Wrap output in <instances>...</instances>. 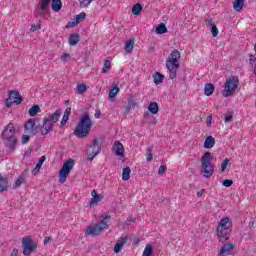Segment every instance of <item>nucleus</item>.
Segmentation results:
<instances>
[{
  "label": "nucleus",
  "mask_w": 256,
  "mask_h": 256,
  "mask_svg": "<svg viewBox=\"0 0 256 256\" xmlns=\"http://www.w3.org/2000/svg\"><path fill=\"white\" fill-rule=\"evenodd\" d=\"M179 67H181V52L175 49L166 59V69L169 72V79H175V77H177V71H179Z\"/></svg>",
  "instance_id": "nucleus-1"
},
{
  "label": "nucleus",
  "mask_w": 256,
  "mask_h": 256,
  "mask_svg": "<svg viewBox=\"0 0 256 256\" xmlns=\"http://www.w3.org/2000/svg\"><path fill=\"white\" fill-rule=\"evenodd\" d=\"M93 126V122L89 117V113H85L82 115L79 123L74 130V135H76L79 139H83L87 137V134L91 132V127Z\"/></svg>",
  "instance_id": "nucleus-2"
},
{
  "label": "nucleus",
  "mask_w": 256,
  "mask_h": 256,
  "mask_svg": "<svg viewBox=\"0 0 256 256\" xmlns=\"http://www.w3.org/2000/svg\"><path fill=\"white\" fill-rule=\"evenodd\" d=\"M211 161H213V155H211V152L204 153L201 158L200 171L205 179L213 177V173H215V165H213V162Z\"/></svg>",
  "instance_id": "nucleus-3"
},
{
  "label": "nucleus",
  "mask_w": 256,
  "mask_h": 256,
  "mask_svg": "<svg viewBox=\"0 0 256 256\" xmlns=\"http://www.w3.org/2000/svg\"><path fill=\"white\" fill-rule=\"evenodd\" d=\"M100 221L96 223L94 226L90 225L86 228V235H101L102 231H105L106 229H109V221H111L110 215H102L100 217Z\"/></svg>",
  "instance_id": "nucleus-4"
},
{
  "label": "nucleus",
  "mask_w": 256,
  "mask_h": 256,
  "mask_svg": "<svg viewBox=\"0 0 256 256\" xmlns=\"http://www.w3.org/2000/svg\"><path fill=\"white\" fill-rule=\"evenodd\" d=\"M233 227V221H231V218L224 217L222 218L217 226V237L219 239H229L231 237V228Z\"/></svg>",
  "instance_id": "nucleus-5"
},
{
  "label": "nucleus",
  "mask_w": 256,
  "mask_h": 256,
  "mask_svg": "<svg viewBox=\"0 0 256 256\" xmlns=\"http://www.w3.org/2000/svg\"><path fill=\"white\" fill-rule=\"evenodd\" d=\"M2 139L4 140L6 147H9V149H13L15 145H17V136H15V126L13 123L8 124L4 129Z\"/></svg>",
  "instance_id": "nucleus-6"
},
{
  "label": "nucleus",
  "mask_w": 256,
  "mask_h": 256,
  "mask_svg": "<svg viewBox=\"0 0 256 256\" xmlns=\"http://www.w3.org/2000/svg\"><path fill=\"white\" fill-rule=\"evenodd\" d=\"M237 87H239V78L237 76L229 77L224 85L223 97H231L237 90Z\"/></svg>",
  "instance_id": "nucleus-7"
},
{
  "label": "nucleus",
  "mask_w": 256,
  "mask_h": 256,
  "mask_svg": "<svg viewBox=\"0 0 256 256\" xmlns=\"http://www.w3.org/2000/svg\"><path fill=\"white\" fill-rule=\"evenodd\" d=\"M75 166V160L68 159L59 172V183H65L67 181V177H69V173L73 170V167Z\"/></svg>",
  "instance_id": "nucleus-8"
},
{
  "label": "nucleus",
  "mask_w": 256,
  "mask_h": 256,
  "mask_svg": "<svg viewBox=\"0 0 256 256\" xmlns=\"http://www.w3.org/2000/svg\"><path fill=\"white\" fill-rule=\"evenodd\" d=\"M23 255L31 256V253L37 251V242L33 241L31 237L26 236L22 239Z\"/></svg>",
  "instance_id": "nucleus-9"
},
{
  "label": "nucleus",
  "mask_w": 256,
  "mask_h": 256,
  "mask_svg": "<svg viewBox=\"0 0 256 256\" xmlns=\"http://www.w3.org/2000/svg\"><path fill=\"white\" fill-rule=\"evenodd\" d=\"M99 153H101V142H99V139H94L87 149L88 161H93Z\"/></svg>",
  "instance_id": "nucleus-10"
},
{
  "label": "nucleus",
  "mask_w": 256,
  "mask_h": 256,
  "mask_svg": "<svg viewBox=\"0 0 256 256\" xmlns=\"http://www.w3.org/2000/svg\"><path fill=\"white\" fill-rule=\"evenodd\" d=\"M15 103L16 105H21L23 103V98L19 94V91H10L9 97L6 99V107H11Z\"/></svg>",
  "instance_id": "nucleus-11"
},
{
  "label": "nucleus",
  "mask_w": 256,
  "mask_h": 256,
  "mask_svg": "<svg viewBox=\"0 0 256 256\" xmlns=\"http://www.w3.org/2000/svg\"><path fill=\"white\" fill-rule=\"evenodd\" d=\"M25 130L29 135H37L39 131V126L35 123V119H29L25 125Z\"/></svg>",
  "instance_id": "nucleus-12"
},
{
  "label": "nucleus",
  "mask_w": 256,
  "mask_h": 256,
  "mask_svg": "<svg viewBox=\"0 0 256 256\" xmlns=\"http://www.w3.org/2000/svg\"><path fill=\"white\" fill-rule=\"evenodd\" d=\"M49 5H51V0H42L41 3L38 5L36 13L41 17H44V15H47V9Z\"/></svg>",
  "instance_id": "nucleus-13"
},
{
  "label": "nucleus",
  "mask_w": 256,
  "mask_h": 256,
  "mask_svg": "<svg viewBox=\"0 0 256 256\" xmlns=\"http://www.w3.org/2000/svg\"><path fill=\"white\" fill-rule=\"evenodd\" d=\"M53 131V122L49 121L47 118H44L43 125L41 127V135H48Z\"/></svg>",
  "instance_id": "nucleus-14"
},
{
  "label": "nucleus",
  "mask_w": 256,
  "mask_h": 256,
  "mask_svg": "<svg viewBox=\"0 0 256 256\" xmlns=\"http://www.w3.org/2000/svg\"><path fill=\"white\" fill-rule=\"evenodd\" d=\"M233 249H235L233 243H226L221 247L219 254L222 256L231 255Z\"/></svg>",
  "instance_id": "nucleus-15"
},
{
  "label": "nucleus",
  "mask_w": 256,
  "mask_h": 256,
  "mask_svg": "<svg viewBox=\"0 0 256 256\" xmlns=\"http://www.w3.org/2000/svg\"><path fill=\"white\" fill-rule=\"evenodd\" d=\"M87 17V14L85 12H81L80 14L76 15L75 19L76 21L69 22L68 27H77L78 23H83Z\"/></svg>",
  "instance_id": "nucleus-16"
},
{
  "label": "nucleus",
  "mask_w": 256,
  "mask_h": 256,
  "mask_svg": "<svg viewBox=\"0 0 256 256\" xmlns=\"http://www.w3.org/2000/svg\"><path fill=\"white\" fill-rule=\"evenodd\" d=\"M127 237H120L114 246V253H121V249H123V245L127 243Z\"/></svg>",
  "instance_id": "nucleus-17"
},
{
  "label": "nucleus",
  "mask_w": 256,
  "mask_h": 256,
  "mask_svg": "<svg viewBox=\"0 0 256 256\" xmlns=\"http://www.w3.org/2000/svg\"><path fill=\"white\" fill-rule=\"evenodd\" d=\"M25 181H27V174L25 172H23L15 181V183L13 184V189H19V187L21 185H23V183H25Z\"/></svg>",
  "instance_id": "nucleus-18"
},
{
  "label": "nucleus",
  "mask_w": 256,
  "mask_h": 256,
  "mask_svg": "<svg viewBox=\"0 0 256 256\" xmlns=\"http://www.w3.org/2000/svg\"><path fill=\"white\" fill-rule=\"evenodd\" d=\"M92 198L89 202L90 207H95V205H97V203H99L101 201V195L97 194V191L93 190L91 192Z\"/></svg>",
  "instance_id": "nucleus-19"
},
{
  "label": "nucleus",
  "mask_w": 256,
  "mask_h": 256,
  "mask_svg": "<svg viewBox=\"0 0 256 256\" xmlns=\"http://www.w3.org/2000/svg\"><path fill=\"white\" fill-rule=\"evenodd\" d=\"M61 117V110H56L53 114H50L46 119L52 124L57 123Z\"/></svg>",
  "instance_id": "nucleus-20"
},
{
  "label": "nucleus",
  "mask_w": 256,
  "mask_h": 256,
  "mask_svg": "<svg viewBox=\"0 0 256 256\" xmlns=\"http://www.w3.org/2000/svg\"><path fill=\"white\" fill-rule=\"evenodd\" d=\"M114 151L118 156H122L125 153V149L123 148V144L119 141L114 142Z\"/></svg>",
  "instance_id": "nucleus-21"
},
{
  "label": "nucleus",
  "mask_w": 256,
  "mask_h": 256,
  "mask_svg": "<svg viewBox=\"0 0 256 256\" xmlns=\"http://www.w3.org/2000/svg\"><path fill=\"white\" fill-rule=\"evenodd\" d=\"M213 147H215V138L208 136L204 142V149H213Z\"/></svg>",
  "instance_id": "nucleus-22"
},
{
  "label": "nucleus",
  "mask_w": 256,
  "mask_h": 256,
  "mask_svg": "<svg viewBox=\"0 0 256 256\" xmlns=\"http://www.w3.org/2000/svg\"><path fill=\"white\" fill-rule=\"evenodd\" d=\"M70 116H71V107H67L61 120V127H64V125H67V122L69 121Z\"/></svg>",
  "instance_id": "nucleus-23"
},
{
  "label": "nucleus",
  "mask_w": 256,
  "mask_h": 256,
  "mask_svg": "<svg viewBox=\"0 0 256 256\" xmlns=\"http://www.w3.org/2000/svg\"><path fill=\"white\" fill-rule=\"evenodd\" d=\"M45 156L40 157L38 163L36 164L35 168L32 171V175H37L39 171H41V167H43V163H45Z\"/></svg>",
  "instance_id": "nucleus-24"
},
{
  "label": "nucleus",
  "mask_w": 256,
  "mask_h": 256,
  "mask_svg": "<svg viewBox=\"0 0 256 256\" xmlns=\"http://www.w3.org/2000/svg\"><path fill=\"white\" fill-rule=\"evenodd\" d=\"M9 189V181H7V178L0 177V193H3V191H7Z\"/></svg>",
  "instance_id": "nucleus-25"
},
{
  "label": "nucleus",
  "mask_w": 256,
  "mask_h": 256,
  "mask_svg": "<svg viewBox=\"0 0 256 256\" xmlns=\"http://www.w3.org/2000/svg\"><path fill=\"white\" fill-rule=\"evenodd\" d=\"M148 111H150L152 115H157L159 113V104H157V102H150Z\"/></svg>",
  "instance_id": "nucleus-26"
},
{
  "label": "nucleus",
  "mask_w": 256,
  "mask_h": 256,
  "mask_svg": "<svg viewBox=\"0 0 256 256\" xmlns=\"http://www.w3.org/2000/svg\"><path fill=\"white\" fill-rule=\"evenodd\" d=\"M213 91H215V86L211 83L205 84L204 87V94L207 97H210V95H213Z\"/></svg>",
  "instance_id": "nucleus-27"
},
{
  "label": "nucleus",
  "mask_w": 256,
  "mask_h": 256,
  "mask_svg": "<svg viewBox=\"0 0 256 256\" xmlns=\"http://www.w3.org/2000/svg\"><path fill=\"white\" fill-rule=\"evenodd\" d=\"M63 7L61 0H52V10L55 13H59V10Z\"/></svg>",
  "instance_id": "nucleus-28"
},
{
  "label": "nucleus",
  "mask_w": 256,
  "mask_h": 256,
  "mask_svg": "<svg viewBox=\"0 0 256 256\" xmlns=\"http://www.w3.org/2000/svg\"><path fill=\"white\" fill-rule=\"evenodd\" d=\"M129 179H131V168L125 167L122 170V180L129 181Z\"/></svg>",
  "instance_id": "nucleus-29"
},
{
  "label": "nucleus",
  "mask_w": 256,
  "mask_h": 256,
  "mask_svg": "<svg viewBox=\"0 0 256 256\" xmlns=\"http://www.w3.org/2000/svg\"><path fill=\"white\" fill-rule=\"evenodd\" d=\"M243 5H245V0H235L233 4L234 11L239 13L243 9Z\"/></svg>",
  "instance_id": "nucleus-30"
},
{
  "label": "nucleus",
  "mask_w": 256,
  "mask_h": 256,
  "mask_svg": "<svg viewBox=\"0 0 256 256\" xmlns=\"http://www.w3.org/2000/svg\"><path fill=\"white\" fill-rule=\"evenodd\" d=\"M208 25L211 28L212 36L217 37L219 35V29H217V26L213 23V20H208Z\"/></svg>",
  "instance_id": "nucleus-31"
},
{
  "label": "nucleus",
  "mask_w": 256,
  "mask_h": 256,
  "mask_svg": "<svg viewBox=\"0 0 256 256\" xmlns=\"http://www.w3.org/2000/svg\"><path fill=\"white\" fill-rule=\"evenodd\" d=\"M117 93H119V86H114L112 89L109 91L108 99L110 101H113L115 97H117Z\"/></svg>",
  "instance_id": "nucleus-32"
},
{
  "label": "nucleus",
  "mask_w": 256,
  "mask_h": 256,
  "mask_svg": "<svg viewBox=\"0 0 256 256\" xmlns=\"http://www.w3.org/2000/svg\"><path fill=\"white\" fill-rule=\"evenodd\" d=\"M68 43L71 46L77 45V43H79V34H72V35H70Z\"/></svg>",
  "instance_id": "nucleus-33"
},
{
  "label": "nucleus",
  "mask_w": 256,
  "mask_h": 256,
  "mask_svg": "<svg viewBox=\"0 0 256 256\" xmlns=\"http://www.w3.org/2000/svg\"><path fill=\"white\" fill-rule=\"evenodd\" d=\"M135 45V41L130 39L125 44V51L126 53H133V47Z\"/></svg>",
  "instance_id": "nucleus-34"
},
{
  "label": "nucleus",
  "mask_w": 256,
  "mask_h": 256,
  "mask_svg": "<svg viewBox=\"0 0 256 256\" xmlns=\"http://www.w3.org/2000/svg\"><path fill=\"white\" fill-rule=\"evenodd\" d=\"M156 33L157 35H164V33H167V26L163 23L159 24L158 27H156Z\"/></svg>",
  "instance_id": "nucleus-35"
},
{
  "label": "nucleus",
  "mask_w": 256,
  "mask_h": 256,
  "mask_svg": "<svg viewBox=\"0 0 256 256\" xmlns=\"http://www.w3.org/2000/svg\"><path fill=\"white\" fill-rule=\"evenodd\" d=\"M141 11H143V6L141 4H139V3L135 4L132 7V14L133 15H140Z\"/></svg>",
  "instance_id": "nucleus-36"
},
{
  "label": "nucleus",
  "mask_w": 256,
  "mask_h": 256,
  "mask_svg": "<svg viewBox=\"0 0 256 256\" xmlns=\"http://www.w3.org/2000/svg\"><path fill=\"white\" fill-rule=\"evenodd\" d=\"M163 79H165V76H163V74L156 72L154 75V83L156 85H159L161 83H163Z\"/></svg>",
  "instance_id": "nucleus-37"
},
{
  "label": "nucleus",
  "mask_w": 256,
  "mask_h": 256,
  "mask_svg": "<svg viewBox=\"0 0 256 256\" xmlns=\"http://www.w3.org/2000/svg\"><path fill=\"white\" fill-rule=\"evenodd\" d=\"M41 108L39 107V105H34L32 106L29 111H28V114L30 117H35V115H37V113H39V110Z\"/></svg>",
  "instance_id": "nucleus-38"
},
{
  "label": "nucleus",
  "mask_w": 256,
  "mask_h": 256,
  "mask_svg": "<svg viewBox=\"0 0 256 256\" xmlns=\"http://www.w3.org/2000/svg\"><path fill=\"white\" fill-rule=\"evenodd\" d=\"M153 255V246L151 244H147L142 256H151Z\"/></svg>",
  "instance_id": "nucleus-39"
},
{
  "label": "nucleus",
  "mask_w": 256,
  "mask_h": 256,
  "mask_svg": "<svg viewBox=\"0 0 256 256\" xmlns=\"http://www.w3.org/2000/svg\"><path fill=\"white\" fill-rule=\"evenodd\" d=\"M76 91L78 93V95H83V93H85V91H87V85L85 84H78Z\"/></svg>",
  "instance_id": "nucleus-40"
},
{
  "label": "nucleus",
  "mask_w": 256,
  "mask_h": 256,
  "mask_svg": "<svg viewBox=\"0 0 256 256\" xmlns=\"http://www.w3.org/2000/svg\"><path fill=\"white\" fill-rule=\"evenodd\" d=\"M80 3V7H89L93 0H78Z\"/></svg>",
  "instance_id": "nucleus-41"
},
{
  "label": "nucleus",
  "mask_w": 256,
  "mask_h": 256,
  "mask_svg": "<svg viewBox=\"0 0 256 256\" xmlns=\"http://www.w3.org/2000/svg\"><path fill=\"white\" fill-rule=\"evenodd\" d=\"M229 165V159L226 158L223 160L221 167H220V171L221 173H223L225 171V169H227V166Z\"/></svg>",
  "instance_id": "nucleus-42"
},
{
  "label": "nucleus",
  "mask_w": 256,
  "mask_h": 256,
  "mask_svg": "<svg viewBox=\"0 0 256 256\" xmlns=\"http://www.w3.org/2000/svg\"><path fill=\"white\" fill-rule=\"evenodd\" d=\"M107 69H111V61H104V68L102 69V73H107Z\"/></svg>",
  "instance_id": "nucleus-43"
},
{
  "label": "nucleus",
  "mask_w": 256,
  "mask_h": 256,
  "mask_svg": "<svg viewBox=\"0 0 256 256\" xmlns=\"http://www.w3.org/2000/svg\"><path fill=\"white\" fill-rule=\"evenodd\" d=\"M224 121L226 123H231V121H233V112L227 113L224 117Z\"/></svg>",
  "instance_id": "nucleus-44"
},
{
  "label": "nucleus",
  "mask_w": 256,
  "mask_h": 256,
  "mask_svg": "<svg viewBox=\"0 0 256 256\" xmlns=\"http://www.w3.org/2000/svg\"><path fill=\"white\" fill-rule=\"evenodd\" d=\"M223 187H231L233 185V180L226 179L222 183Z\"/></svg>",
  "instance_id": "nucleus-45"
},
{
  "label": "nucleus",
  "mask_w": 256,
  "mask_h": 256,
  "mask_svg": "<svg viewBox=\"0 0 256 256\" xmlns=\"http://www.w3.org/2000/svg\"><path fill=\"white\" fill-rule=\"evenodd\" d=\"M39 29H41V25H39V24H37V25L33 24V25L31 26V28H30V31H31L32 33H35V31H39Z\"/></svg>",
  "instance_id": "nucleus-46"
},
{
  "label": "nucleus",
  "mask_w": 256,
  "mask_h": 256,
  "mask_svg": "<svg viewBox=\"0 0 256 256\" xmlns=\"http://www.w3.org/2000/svg\"><path fill=\"white\" fill-rule=\"evenodd\" d=\"M165 171H167V166L165 165H161L158 169V174L159 175H163V173H165Z\"/></svg>",
  "instance_id": "nucleus-47"
},
{
  "label": "nucleus",
  "mask_w": 256,
  "mask_h": 256,
  "mask_svg": "<svg viewBox=\"0 0 256 256\" xmlns=\"http://www.w3.org/2000/svg\"><path fill=\"white\" fill-rule=\"evenodd\" d=\"M29 139H31V137L29 135L22 136V143H23V145L29 143Z\"/></svg>",
  "instance_id": "nucleus-48"
},
{
  "label": "nucleus",
  "mask_w": 256,
  "mask_h": 256,
  "mask_svg": "<svg viewBox=\"0 0 256 256\" xmlns=\"http://www.w3.org/2000/svg\"><path fill=\"white\" fill-rule=\"evenodd\" d=\"M146 159H147L148 162L153 161V153L151 152V150L147 151V158Z\"/></svg>",
  "instance_id": "nucleus-49"
},
{
  "label": "nucleus",
  "mask_w": 256,
  "mask_h": 256,
  "mask_svg": "<svg viewBox=\"0 0 256 256\" xmlns=\"http://www.w3.org/2000/svg\"><path fill=\"white\" fill-rule=\"evenodd\" d=\"M249 61H250V65L253 66V63L256 62V57H255V55L249 54Z\"/></svg>",
  "instance_id": "nucleus-50"
},
{
  "label": "nucleus",
  "mask_w": 256,
  "mask_h": 256,
  "mask_svg": "<svg viewBox=\"0 0 256 256\" xmlns=\"http://www.w3.org/2000/svg\"><path fill=\"white\" fill-rule=\"evenodd\" d=\"M65 59H71V55H69V53H64L62 56H61V60H65Z\"/></svg>",
  "instance_id": "nucleus-51"
},
{
  "label": "nucleus",
  "mask_w": 256,
  "mask_h": 256,
  "mask_svg": "<svg viewBox=\"0 0 256 256\" xmlns=\"http://www.w3.org/2000/svg\"><path fill=\"white\" fill-rule=\"evenodd\" d=\"M94 116H95L96 119H99V117H101V110L97 109V110L95 111Z\"/></svg>",
  "instance_id": "nucleus-52"
},
{
  "label": "nucleus",
  "mask_w": 256,
  "mask_h": 256,
  "mask_svg": "<svg viewBox=\"0 0 256 256\" xmlns=\"http://www.w3.org/2000/svg\"><path fill=\"white\" fill-rule=\"evenodd\" d=\"M212 121H213V117L208 116L207 119H206L207 126L211 125Z\"/></svg>",
  "instance_id": "nucleus-53"
},
{
  "label": "nucleus",
  "mask_w": 256,
  "mask_h": 256,
  "mask_svg": "<svg viewBox=\"0 0 256 256\" xmlns=\"http://www.w3.org/2000/svg\"><path fill=\"white\" fill-rule=\"evenodd\" d=\"M17 255H19V250L16 249V248H14V249L12 250L11 256H17Z\"/></svg>",
  "instance_id": "nucleus-54"
},
{
  "label": "nucleus",
  "mask_w": 256,
  "mask_h": 256,
  "mask_svg": "<svg viewBox=\"0 0 256 256\" xmlns=\"http://www.w3.org/2000/svg\"><path fill=\"white\" fill-rule=\"evenodd\" d=\"M49 241H51V236H46L44 238V245H47V243H49Z\"/></svg>",
  "instance_id": "nucleus-55"
},
{
  "label": "nucleus",
  "mask_w": 256,
  "mask_h": 256,
  "mask_svg": "<svg viewBox=\"0 0 256 256\" xmlns=\"http://www.w3.org/2000/svg\"><path fill=\"white\" fill-rule=\"evenodd\" d=\"M203 193H205V189H202L197 192V197H203Z\"/></svg>",
  "instance_id": "nucleus-56"
},
{
  "label": "nucleus",
  "mask_w": 256,
  "mask_h": 256,
  "mask_svg": "<svg viewBox=\"0 0 256 256\" xmlns=\"http://www.w3.org/2000/svg\"><path fill=\"white\" fill-rule=\"evenodd\" d=\"M129 107H135V104L129 102Z\"/></svg>",
  "instance_id": "nucleus-57"
}]
</instances>
